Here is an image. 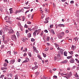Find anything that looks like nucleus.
<instances>
[{
    "mask_svg": "<svg viewBox=\"0 0 79 79\" xmlns=\"http://www.w3.org/2000/svg\"><path fill=\"white\" fill-rule=\"evenodd\" d=\"M72 76V73H71V72H70V73L66 76H64V77H66L67 79H68V78H69L71 76Z\"/></svg>",
    "mask_w": 79,
    "mask_h": 79,
    "instance_id": "f257e3e1",
    "label": "nucleus"
},
{
    "mask_svg": "<svg viewBox=\"0 0 79 79\" xmlns=\"http://www.w3.org/2000/svg\"><path fill=\"white\" fill-rule=\"evenodd\" d=\"M11 38L13 40H16V36L15 35H12Z\"/></svg>",
    "mask_w": 79,
    "mask_h": 79,
    "instance_id": "f03ea898",
    "label": "nucleus"
},
{
    "mask_svg": "<svg viewBox=\"0 0 79 79\" xmlns=\"http://www.w3.org/2000/svg\"><path fill=\"white\" fill-rule=\"evenodd\" d=\"M39 30H37L34 32L33 35L34 37H35L36 36V34L37 33V32L39 31Z\"/></svg>",
    "mask_w": 79,
    "mask_h": 79,
    "instance_id": "7ed1b4c3",
    "label": "nucleus"
},
{
    "mask_svg": "<svg viewBox=\"0 0 79 79\" xmlns=\"http://www.w3.org/2000/svg\"><path fill=\"white\" fill-rule=\"evenodd\" d=\"M48 20H49V18L48 17L46 18V21L44 22V23H48Z\"/></svg>",
    "mask_w": 79,
    "mask_h": 79,
    "instance_id": "20e7f679",
    "label": "nucleus"
},
{
    "mask_svg": "<svg viewBox=\"0 0 79 79\" xmlns=\"http://www.w3.org/2000/svg\"><path fill=\"white\" fill-rule=\"evenodd\" d=\"M38 68V66L36 65L35 67H32V69L33 70H34L35 69H37Z\"/></svg>",
    "mask_w": 79,
    "mask_h": 79,
    "instance_id": "39448f33",
    "label": "nucleus"
},
{
    "mask_svg": "<svg viewBox=\"0 0 79 79\" xmlns=\"http://www.w3.org/2000/svg\"><path fill=\"white\" fill-rule=\"evenodd\" d=\"M8 33L9 34H12L13 33H14V31H13V30L12 29H10L9 30Z\"/></svg>",
    "mask_w": 79,
    "mask_h": 79,
    "instance_id": "423d86ee",
    "label": "nucleus"
},
{
    "mask_svg": "<svg viewBox=\"0 0 79 79\" xmlns=\"http://www.w3.org/2000/svg\"><path fill=\"white\" fill-rule=\"evenodd\" d=\"M74 59H73L72 58L70 59V62L71 63H73L74 62Z\"/></svg>",
    "mask_w": 79,
    "mask_h": 79,
    "instance_id": "0eeeda50",
    "label": "nucleus"
},
{
    "mask_svg": "<svg viewBox=\"0 0 79 79\" xmlns=\"http://www.w3.org/2000/svg\"><path fill=\"white\" fill-rule=\"evenodd\" d=\"M22 40L23 41V42H24L26 41V40H28V39L27 38H26L23 37L22 39Z\"/></svg>",
    "mask_w": 79,
    "mask_h": 79,
    "instance_id": "6e6552de",
    "label": "nucleus"
},
{
    "mask_svg": "<svg viewBox=\"0 0 79 79\" xmlns=\"http://www.w3.org/2000/svg\"><path fill=\"white\" fill-rule=\"evenodd\" d=\"M29 61V59L28 58H27L25 60H24L23 62V63H27V62H28Z\"/></svg>",
    "mask_w": 79,
    "mask_h": 79,
    "instance_id": "1a4fd4ad",
    "label": "nucleus"
},
{
    "mask_svg": "<svg viewBox=\"0 0 79 79\" xmlns=\"http://www.w3.org/2000/svg\"><path fill=\"white\" fill-rule=\"evenodd\" d=\"M29 61V59L28 58H27L25 60H24L23 62V63H27V62H28Z\"/></svg>",
    "mask_w": 79,
    "mask_h": 79,
    "instance_id": "9d476101",
    "label": "nucleus"
},
{
    "mask_svg": "<svg viewBox=\"0 0 79 79\" xmlns=\"http://www.w3.org/2000/svg\"><path fill=\"white\" fill-rule=\"evenodd\" d=\"M58 27H64V25L63 24H60L58 25Z\"/></svg>",
    "mask_w": 79,
    "mask_h": 79,
    "instance_id": "9b49d317",
    "label": "nucleus"
},
{
    "mask_svg": "<svg viewBox=\"0 0 79 79\" xmlns=\"http://www.w3.org/2000/svg\"><path fill=\"white\" fill-rule=\"evenodd\" d=\"M50 32H51V33H52V34H53V35H55V32H54L53 29H51L50 31Z\"/></svg>",
    "mask_w": 79,
    "mask_h": 79,
    "instance_id": "f8f14e48",
    "label": "nucleus"
},
{
    "mask_svg": "<svg viewBox=\"0 0 79 79\" xmlns=\"http://www.w3.org/2000/svg\"><path fill=\"white\" fill-rule=\"evenodd\" d=\"M71 48L72 50H74L76 48V47L73 45H72L71 47Z\"/></svg>",
    "mask_w": 79,
    "mask_h": 79,
    "instance_id": "ddd939ff",
    "label": "nucleus"
},
{
    "mask_svg": "<svg viewBox=\"0 0 79 79\" xmlns=\"http://www.w3.org/2000/svg\"><path fill=\"white\" fill-rule=\"evenodd\" d=\"M5 20H9L10 19V18L7 16H6L5 18H4Z\"/></svg>",
    "mask_w": 79,
    "mask_h": 79,
    "instance_id": "4468645a",
    "label": "nucleus"
},
{
    "mask_svg": "<svg viewBox=\"0 0 79 79\" xmlns=\"http://www.w3.org/2000/svg\"><path fill=\"white\" fill-rule=\"evenodd\" d=\"M68 62V60H64L63 61L62 63H64V64H65V63H67Z\"/></svg>",
    "mask_w": 79,
    "mask_h": 79,
    "instance_id": "2eb2a0df",
    "label": "nucleus"
},
{
    "mask_svg": "<svg viewBox=\"0 0 79 79\" xmlns=\"http://www.w3.org/2000/svg\"><path fill=\"white\" fill-rule=\"evenodd\" d=\"M78 39H79V38H78L77 37H75L73 39V40H75V41H77V40H78Z\"/></svg>",
    "mask_w": 79,
    "mask_h": 79,
    "instance_id": "dca6fc26",
    "label": "nucleus"
},
{
    "mask_svg": "<svg viewBox=\"0 0 79 79\" xmlns=\"http://www.w3.org/2000/svg\"><path fill=\"white\" fill-rule=\"evenodd\" d=\"M68 54V52H66V51H65L64 52V55L66 56H67V54Z\"/></svg>",
    "mask_w": 79,
    "mask_h": 79,
    "instance_id": "f3484780",
    "label": "nucleus"
},
{
    "mask_svg": "<svg viewBox=\"0 0 79 79\" xmlns=\"http://www.w3.org/2000/svg\"><path fill=\"white\" fill-rule=\"evenodd\" d=\"M1 70H3L4 69H7V67H3L1 68Z\"/></svg>",
    "mask_w": 79,
    "mask_h": 79,
    "instance_id": "a211bd4d",
    "label": "nucleus"
},
{
    "mask_svg": "<svg viewBox=\"0 0 79 79\" xmlns=\"http://www.w3.org/2000/svg\"><path fill=\"white\" fill-rule=\"evenodd\" d=\"M54 45L56 47H59V45L56 43H55Z\"/></svg>",
    "mask_w": 79,
    "mask_h": 79,
    "instance_id": "6ab92c4d",
    "label": "nucleus"
},
{
    "mask_svg": "<svg viewBox=\"0 0 79 79\" xmlns=\"http://www.w3.org/2000/svg\"><path fill=\"white\" fill-rule=\"evenodd\" d=\"M37 56H38V58H40V60H42V57H40V56L39 54Z\"/></svg>",
    "mask_w": 79,
    "mask_h": 79,
    "instance_id": "aec40b11",
    "label": "nucleus"
},
{
    "mask_svg": "<svg viewBox=\"0 0 79 79\" xmlns=\"http://www.w3.org/2000/svg\"><path fill=\"white\" fill-rule=\"evenodd\" d=\"M28 55L30 56V57H31L32 56V55L31 54V52H28Z\"/></svg>",
    "mask_w": 79,
    "mask_h": 79,
    "instance_id": "412c9836",
    "label": "nucleus"
},
{
    "mask_svg": "<svg viewBox=\"0 0 79 79\" xmlns=\"http://www.w3.org/2000/svg\"><path fill=\"white\" fill-rule=\"evenodd\" d=\"M28 37H29V38L31 37V34L30 33H29L28 35Z\"/></svg>",
    "mask_w": 79,
    "mask_h": 79,
    "instance_id": "4be33fe9",
    "label": "nucleus"
},
{
    "mask_svg": "<svg viewBox=\"0 0 79 79\" xmlns=\"http://www.w3.org/2000/svg\"><path fill=\"white\" fill-rule=\"evenodd\" d=\"M15 60H11L10 61L11 62V63H12V64H13V63H15Z\"/></svg>",
    "mask_w": 79,
    "mask_h": 79,
    "instance_id": "5701e85b",
    "label": "nucleus"
},
{
    "mask_svg": "<svg viewBox=\"0 0 79 79\" xmlns=\"http://www.w3.org/2000/svg\"><path fill=\"white\" fill-rule=\"evenodd\" d=\"M77 14H76V15H79V10H78L77 11ZM77 15V17H79V15Z\"/></svg>",
    "mask_w": 79,
    "mask_h": 79,
    "instance_id": "b1692460",
    "label": "nucleus"
},
{
    "mask_svg": "<svg viewBox=\"0 0 79 79\" xmlns=\"http://www.w3.org/2000/svg\"><path fill=\"white\" fill-rule=\"evenodd\" d=\"M66 74H64L63 73H61V74H60V75L61 76H63V77H64V76H65V75H66Z\"/></svg>",
    "mask_w": 79,
    "mask_h": 79,
    "instance_id": "393cba45",
    "label": "nucleus"
},
{
    "mask_svg": "<svg viewBox=\"0 0 79 79\" xmlns=\"http://www.w3.org/2000/svg\"><path fill=\"white\" fill-rule=\"evenodd\" d=\"M75 76L76 77H78L79 76L77 75V73H76V74L75 75Z\"/></svg>",
    "mask_w": 79,
    "mask_h": 79,
    "instance_id": "a878e982",
    "label": "nucleus"
},
{
    "mask_svg": "<svg viewBox=\"0 0 79 79\" xmlns=\"http://www.w3.org/2000/svg\"><path fill=\"white\" fill-rule=\"evenodd\" d=\"M69 53H70V54H71V55H73V51H71L69 52Z\"/></svg>",
    "mask_w": 79,
    "mask_h": 79,
    "instance_id": "bb28decb",
    "label": "nucleus"
},
{
    "mask_svg": "<svg viewBox=\"0 0 79 79\" xmlns=\"http://www.w3.org/2000/svg\"><path fill=\"white\" fill-rule=\"evenodd\" d=\"M33 51H34V52H35V50H36V48H35L34 46H33Z\"/></svg>",
    "mask_w": 79,
    "mask_h": 79,
    "instance_id": "cd10ccee",
    "label": "nucleus"
},
{
    "mask_svg": "<svg viewBox=\"0 0 79 79\" xmlns=\"http://www.w3.org/2000/svg\"><path fill=\"white\" fill-rule=\"evenodd\" d=\"M49 40H50V37L49 36H48L46 39V40H47V41H49Z\"/></svg>",
    "mask_w": 79,
    "mask_h": 79,
    "instance_id": "c85d7f7f",
    "label": "nucleus"
},
{
    "mask_svg": "<svg viewBox=\"0 0 79 79\" xmlns=\"http://www.w3.org/2000/svg\"><path fill=\"white\" fill-rule=\"evenodd\" d=\"M3 32V30H1L0 31V35H2V33Z\"/></svg>",
    "mask_w": 79,
    "mask_h": 79,
    "instance_id": "c756f323",
    "label": "nucleus"
},
{
    "mask_svg": "<svg viewBox=\"0 0 79 79\" xmlns=\"http://www.w3.org/2000/svg\"><path fill=\"white\" fill-rule=\"evenodd\" d=\"M15 79H18V77L17 75H15Z\"/></svg>",
    "mask_w": 79,
    "mask_h": 79,
    "instance_id": "7c9ffc66",
    "label": "nucleus"
},
{
    "mask_svg": "<svg viewBox=\"0 0 79 79\" xmlns=\"http://www.w3.org/2000/svg\"><path fill=\"white\" fill-rule=\"evenodd\" d=\"M75 60L77 62V63L79 64V60H78V59H75Z\"/></svg>",
    "mask_w": 79,
    "mask_h": 79,
    "instance_id": "2f4dec72",
    "label": "nucleus"
},
{
    "mask_svg": "<svg viewBox=\"0 0 79 79\" xmlns=\"http://www.w3.org/2000/svg\"><path fill=\"white\" fill-rule=\"evenodd\" d=\"M72 58V56H68L67 57V59H70V58Z\"/></svg>",
    "mask_w": 79,
    "mask_h": 79,
    "instance_id": "473e14b6",
    "label": "nucleus"
},
{
    "mask_svg": "<svg viewBox=\"0 0 79 79\" xmlns=\"http://www.w3.org/2000/svg\"><path fill=\"white\" fill-rule=\"evenodd\" d=\"M5 77V76L4 75H2L1 76V78H3V77Z\"/></svg>",
    "mask_w": 79,
    "mask_h": 79,
    "instance_id": "72a5a7b5",
    "label": "nucleus"
},
{
    "mask_svg": "<svg viewBox=\"0 0 79 79\" xmlns=\"http://www.w3.org/2000/svg\"><path fill=\"white\" fill-rule=\"evenodd\" d=\"M31 42H34L35 41V40L34 38H31Z\"/></svg>",
    "mask_w": 79,
    "mask_h": 79,
    "instance_id": "f704fd0d",
    "label": "nucleus"
},
{
    "mask_svg": "<svg viewBox=\"0 0 79 79\" xmlns=\"http://www.w3.org/2000/svg\"><path fill=\"white\" fill-rule=\"evenodd\" d=\"M27 50V49L26 48H25V50H23V52H26Z\"/></svg>",
    "mask_w": 79,
    "mask_h": 79,
    "instance_id": "c9c22d12",
    "label": "nucleus"
},
{
    "mask_svg": "<svg viewBox=\"0 0 79 79\" xmlns=\"http://www.w3.org/2000/svg\"><path fill=\"white\" fill-rule=\"evenodd\" d=\"M24 27H25V28H27V27H28V26H27V25L25 24L24 26Z\"/></svg>",
    "mask_w": 79,
    "mask_h": 79,
    "instance_id": "e433bc0d",
    "label": "nucleus"
},
{
    "mask_svg": "<svg viewBox=\"0 0 79 79\" xmlns=\"http://www.w3.org/2000/svg\"><path fill=\"white\" fill-rule=\"evenodd\" d=\"M43 55L44 56V57H46V54L44 53H43Z\"/></svg>",
    "mask_w": 79,
    "mask_h": 79,
    "instance_id": "4c0bfd02",
    "label": "nucleus"
},
{
    "mask_svg": "<svg viewBox=\"0 0 79 79\" xmlns=\"http://www.w3.org/2000/svg\"><path fill=\"white\" fill-rule=\"evenodd\" d=\"M27 24H31V22L30 21H28L27 22Z\"/></svg>",
    "mask_w": 79,
    "mask_h": 79,
    "instance_id": "58836bf2",
    "label": "nucleus"
},
{
    "mask_svg": "<svg viewBox=\"0 0 79 79\" xmlns=\"http://www.w3.org/2000/svg\"><path fill=\"white\" fill-rule=\"evenodd\" d=\"M43 34H44V32L42 31L40 33L41 36H42V35H43Z\"/></svg>",
    "mask_w": 79,
    "mask_h": 79,
    "instance_id": "ea45409f",
    "label": "nucleus"
},
{
    "mask_svg": "<svg viewBox=\"0 0 79 79\" xmlns=\"http://www.w3.org/2000/svg\"><path fill=\"white\" fill-rule=\"evenodd\" d=\"M60 54L59 53L57 55V56L58 57H60Z\"/></svg>",
    "mask_w": 79,
    "mask_h": 79,
    "instance_id": "a19ab883",
    "label": "nucleus"
},
{
    "mask_svg": "<svg viewBox=\"0 0 79 79\" xmlns=\"http://www.w3.org/2000/svg\"><path fill=\"white\" fill-rule=\"evenodd\" d=\"M58 37L59 39H61L63 37L60 35L58 36Z\"/></svg>",
    "mask_w": 79,
    "mask_h": 79,
    "instance_id": "79ce46f5",
    "label": "nucleus"
},
{
    "mask_svg": "<svg viewBox=\"0 0 79 79\" xmlns=\"http://www.w3.org/2000/svg\"><path fill=\"white\" fill-rule=\"evenodd\" d=\"M23 18V21H24V20H25V17H23L22 18Z\"/></svg>",
    "mask_w": 79,
    "mask_h": 79,
    "instance_id": "37998d69",
    "label": "nucleus"
},
{
    "mask_svg": "<svg viewBox=\"0 0 79 79\" xmlns=\"http://www.w3.org/2000/svg\"><path fill=\"white\" fill-rule=\"evenodd\" d=\"M45 16V15H42L41 16V19H43L44 18V17Z\"/></svg>",
    "mask_w": 79,
    "mask_h": 79,
    "instance_id": "c03bdc74",
    "label": "nucleus"
},
{
    "mask_svg": "<svg viewBox=\"0 0 79 79\" xmlns=\"http://www.w3.org/2000/svg\"><path fill=\"white\" fill-rule=\"evenodd\" d=\"M48 50V47H47L45 49V51H47V50Z\"/></svg>",
    "mask_w": 79,
    "mask_h": 79,
    "instance_id": "a18cd8bd",
    "label": "nucleus"
},
{
    "mask_svg": "<svg viewBox=\"0 0 79 79\" xmlns=\"http://www.w3.org/2000/svg\"><path fill=\"white\" fill-rule=\"evenodd\" d=\"M30 7H24V9H29V8H30Z\"/></svg>",
    "mask_w": 79,
    "mask_h": 79,
    "instance_id": "49530a36",
    "label": "nucleus"
},
{
    "mask_svg": "<svg viewBox=\"0 0 79 79\" xmlns=\"http://www.w3.org/2000/svg\"><path fill=\"white\" fill-rule=\"evenodd\" d=\"M17 35L18 36V35H19V33L18 31L17 32Z\"/></svg>",
    "mask_w": 79,
    "mask_h": 79,
    "instance_id": "de8ad7c7",
    "label": "nucleus"
},
{
    "mask_svg": "<svg viewBox=\"0 0 79 79\" xmlns=\"http://www.w3.org/2000/svg\"><path fill=\"white\" fill-rule=\"evenodd\" d=\"M53 77H54V78L56 79V78H57V76H56L54 75L53 76Z\"/></svg>",
    "mask_w": 79,
    "mask_h": 79,
    "instance_id": "09e8293b",
    "label": "nucleus"
},
{
    "mask_svg": "<svg viewBox=\"0 0 79 79\" xmlns=\"http://www.w3.org/2000/svg\"><path fill=\"white\" fill-rule=\"evenodd\" d=\"M69 41L70 42H72V39H69Z\"/></svg>",
    "mask_w": 79,
    "mask_h": 79,
    "instance_id": "8fccbe9b",
    "label": "nucleus"
},
{
    "mask_svg": "<svg viewBox=\"0 0 79 79\" xmlns=\"http://www.w3.org/2000/svg\"><path fill=\"white\" fill-rule=\"evenodd\" d=\"M28 32H29V31H28V30H26V34H27V33H28Z\"/></svg>",
    "mask_w": 79,
    "mask_h": 79,
    "instance_id": "3c124183",
    "label": "nucleus"
},
{
    "mask_svg": "<svg viewBox=\"0 0 79 79\" xmlns=\"http://www.w3.org/2000/svg\"><path fill=\"white\" fill-rule=\"evenodd\" d=\"M5 62H6V63H9L8 61L6 59L5 60Z\"/></svg>",
    "mask_w": 79,
    "mask_h": 79,
    "instance_id": "603ef678",
    "label": "nucleus"
},
{
    "mask_svg": "<svg viewBox=\"0 0 79 79\" xmlns=\"http://www.w3.org/2000/svg\"><path fill=\"white\" fill-rule=\"evenodd\" d=\"M53 25H51L50 26V28H52L53 27Z\"/></svg>",
    "mask_w": 79,
    "mask_h": 79,
    "instance_id": "864d4df0",
    "label": "nucleus"
},
{
    "mask_svg": "<svg viewBox=\"0 0 79 79\" xmlns=\"http://www.w3.org/2000/svg\"><path fill=\"white\" fill-rule=\"evenodd\" d=\"M28 30H29V31H32V29H31V28H28Z\"/></svg>",
    "mask_w": 79,
    "mask_h": 79,
    "instance_id": "5fc2aeb1",
    "label": "nucleus"
},
{
    "mask_svg": "<svg viewBox=\"0 0 79 79\" xmlns=\"http://www.w3.org/2000/svg\"><path fill=\"white\" fill-rule=\"evenodd\" d=\"M45 32H46V33H48V31L47 30H44Z\"/></svg>",
    "mask_w": 79,
    "mask_h": 79,
    "instance_id": "6e6d98bb",
    "label": "nucleus"
},
{
    "mask_svg": "<svg viewBox=\"0 0 79 79\" xmlns=\"http://www.w3.org/2000/svg\"><path fill=\"white\" fill-rule=\"evenodd\" d=\"M4 66H7V64L6 63H5L4 64Z\"/></svg>",
    "mask_w": 79,
    "mask_h": 79,
    "instance_id": "4d7b16f0",
    "label": "nucleus"
},
{
    "mask_svg": "<svg viewBox=\"0 0 79 79\" xmlns=\"http://www.w3.org/2000/svg\"><path fill=\"white\" fill-rule=\"evenodd\" d=\"M45 12H48V11H47V8L45 9Z\"/></svg>",
    "mask_w": 79,
    "mask_h": 79,
    "instance_id": "13d9d810",
    "label": "nucleus"
},
{
    "mask_svg": "<svg viewBox=\"0 0 79 79\" xmlns=\"http://www.w3.org/2000/svg\"><path fill=\"white\" fill-rule=\"evenodd\" d=\"M26 55H27V54H26V53H25L23 55L24 56H26Z\"/></svg>",
    "mask_w": 79,
    "mask_h": 79,
    "instance_id": "bf43d9fd",
    "label": "nucleus"
},
{
    "mask_svg": "<svg viewBox=\"0 0 79 79\" xmlns=\"http://www.w3.org/2000/svg\"><path fill=\"white\" fill-rule=\"evenodd\" d=\"M69 32V31L68 30H66L65 31V33H68Z\"/></svg>",
    "mask_w": 79,
    "mask_h": 79,
    "instance_id": "052dcab7",
    "label": "nucleus"
},
{
    "mask_svg": "<svg viewBox=\"0 0 79 79\" xmlns=\"http://www.w3.org/2000/svg\"><path fill=\"white\" fill-rule=\"evenodd\" d=\"M71 3L73 4L74 3V1H72L70 2Z\"/></svg>",
    "mask_w": 79,
    "mask_h": 79,
    "instance_id": "680f3d73",
    "label": "nucleus"
},
{
    "mask_svg": "<svg viewBox=\"0 0 79 79\" xmlns=\"http://www.w3.org/2000/svg\"><path fill=\"white\" fill-rule=\"evenodd\" d=\"M13 10H11L10 11V14H11V13H13Z\"/></svg>",
    "mask_w": 79,
    "mask_h": 79,
    "instance_id": "e2e57ef3",
    "label": "nucleus"
},
{
    "mask_svg": "<svg viewBox=\"0 0 79 79\" xmlns=\"http://www.w3.org/2000/svg\"><path fill=\"white\" fill-rule=\"evenodd\" d=\"M53 5L54 8H55V4L54 3H53Z\"/></svg>",
    "mask_w": 79,
    "mask_h": 79,
    "instance_id": "0e129e2a",
    "label": "nucleus"
},
{
    "mask_svg": "<svg viewBox=\"0 0 79 79\" xmlns=\"http://www.w3.org/2000/svg\"><path fill=\"white\" fill-rule=\"evenodd\" d=\"M35 51L36 53H38L39 52V51H38V50H37L36 49Z\"/></svg>",
    "mask_w": 79,
    "mask_h": 79,
    "instance_id": "69168bd1",
    "label": "nucleus"
},
{
    "mask_svg": "<svg viewBox=\"0 0 79 79\" xmlns=\"http://www.w3.org/2000/svg\"><path fill=\"white\" fill-rule=\"evenodd\" d=\"M28 18H30V17H31V14H29L28 15Z\"/></svg>",
    "mask_w": 79,
    "mask_h": 79,
    "instance_id": "338daca9",
    "label": "nucleus"
},
{
    "mask_svg": "<svg viewBox=\"0 0 79 79\" xmlns=\"http://www.w3.org/2000/svg\"><path fill=\"white\" fill-rule=\"evenodd\" d=\"M2 37L3 40H4V39H5V35H3L2 36Z\"/></svg>",
    "mask_w": 79,
    "mask_h": 79,
    "instance_id": "774afa93",
    "label": "nucleus"
}]
</instances>
